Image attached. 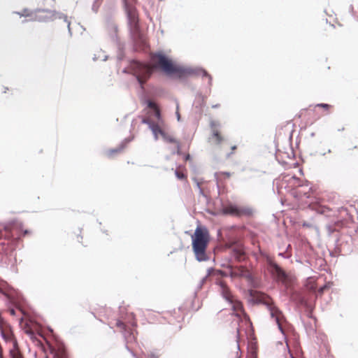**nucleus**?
Returning <instances> with one entry per match:
<instances>
[{
	"label": "nucleus",
	"instance_id": "f257e3e1",
	"mask_svg": "<svg viewBox=\"0 0 358 358\" xmlns=\"http://www.w3.org/2000/svg\"><path fill=\"white\" fill-rule=\"evenodd\" d=\"M154 69H160L166 75L178 78H187L193 74L191 69L185 68L173 62L165 55L161 52L152 54L150 64L133 61L130 64V71L143 87L150 78Z\"/></svg>",
	"mask_w": 358,
	"mask_h": 358
},
{
	"label": "nucleus",
	"instance_id": "f03ea898",
	"mask_svg": "<svg viewBox=\"0 0 358 358\" xmlns=\"http://www.w3.org/2000/svg\"><path fill=\"white\" fill-rule=\"evenodd\" d=\"M225 312L227 311L228 320L232 319V329L235 331L236 335L239 332V323L243 319L247 320L248 316L245 313L242 303L232 295L225 286ZM226 315V313H225Z\"/></svg>",
	"mask_w": 358,
	"mask_h": 358
},
{
	"label": "nucleus",
	"instance_id": "7ed1b4c3",
	"mask_svg": "<svg viewBox=\"0 0 358 358\" xmlns=\"http://www.w3.org/2000/svg\"><path fill=\"white\" fill-rule=\"evenodd\" d=\"M191 238L196 259L199 262L207 260L206 250L210 242V234L207 228L201 225L197 226Z\"/></svg>",
	"mask_w": 358,
	"mask_h": 358
},
{
	"label": "nucleus",
	"instance_id": "20e7f679",
	"mask_svg": "<svg viewBox=\"0 0 358 358\" xmlns=\"http://www.w3.org/2000/svg\"><path fill=\"white\" fill-rule=\"evenodd\" d=\"M116 327L124 334V336L127 342H133L136 340V335L138 334L136 331V320L135 315L131 313L128 315V320L122 322L120 320H117Z\"/></svg>",
	"mask_w": 358,
	"mask_h": 358
},
{
	"label": "nucleus",
	"instance_id": "39448f33",
	"mask_svg": "<svg viewBox=\"0 0 358 358\" xmlns=\"http://www.w3.org/2000/svg\"><path fill=\"white\" fill-rule=\"evenodd\" d=\"M29 234L30 231L24 229L21 223L13 222L0 227V239L16 240Z\"/></svg>",
	"mask_w": 358,
	"mask_h": 358
},
{
	"label": "nucleus",
	"instance_id": "423d86ee",
	"mask_svg": "<svg viewBox=\"0 0 358 358\" xmlns=\"http://www.w3.org/2000/svg\"><path fill=\"white\" fill-rule=\"evenodd\" d=\"M257 302L259 303L264 304L268 308L270 315L272 318H274L276 324H278L280 331L283 333V329L280 323V315L281 314L280 310L273 303L271 298L264 294H259L257 296Z\"/></svg>",
	"mask_w": 358,
	"mask_h": 358
},
{
	"label": "nucleus",
	"instance_id": "0eeeda50",
	"mask_svg": "<svg viewBox=\"0 0 358 358\" xmlns=\"http://www.w3.org/2000/svg\"><path fill=\"white\" fill-rule=\"evenodd\" d=\"M225 215L229 214L233 216L241 217L243 215H250L252 209L248 206H240L236 204L229 203L225 205Z\"/></svg>",
	"mask_w": 358,
	"mask_h": 358
},
{
	"label": "nucleus",
	"instance_id": "6e6552de",
	"mask_svg": "<svg viewBox=\"0 0 358 358\" xmlns=\"http://www.w3.org/2000/svg\"><path fill=\"white\" fill-rule=\"evenodd\" d=\"M126 12L131 29L134 31L137 30L138 27V14L136 8L134 6L126 3Z\"/></svg>",
	"mask_w": 358,
	"mask_h": 358
},
{
	"label": "nucleus",
	"instance_id": "1a4fd4ad",
	"mask_svg": "<svg viewBox=\"0 0 358 358\" xmlns=\"http://www.w3.org/2000/svg\"><path fill=\"white\" fill-rule=\"evenodd\" d=\"M226 252H228L231 255L230 260L236 259L238 261H241L244 259L245 253L242 246L240 244L232 247L228 246L225 242V253Z\"/></svg>",
	"mask_w": 358,
	"mask_h": 358
},
{
	"label": "nucleus",
	"instance_id": "9d476101",
	"mask_svg": "<svg viewBox=\"0 0 358 358\" xmlns=\"http://www.w3.org/2000/svg\"><path fill=\"white\" fill-rule=\"evenodd\" d=\"M228 274H229L231 275V277L237 275V276L245 278L246 279H248L250 281L252 280L251 273L249 272L248 270H247L246 268H245L243 267L238 268L236 270H233L231 267H227V268L225 267V273H224L225 277H227V275Z\"/></svg>",
	"mask_w": 358,
	"mask_h": 358
},
{
	"label": "nucleus",
	"instance_id": "9b49d317",
	"mask_svg": "<svg viewBox=\"0 0 358 358\" xmlns=\"http://www.w3.org/2000/svg\"><path fill=\"white\" fill-rule=\"evenodd\" d=\"M142 122L149 125L153 134L155 135V139L158 138V134L161 136L164 133V130L161 127L159 123H155L150 117H144Z\"/></svg>",
	"mask_w": 358,
	"mask_h": 358
},
{
	"label": "nucleus",
	"instance_id": "f8f14e48",
	"mask_svg": "<svg viewBox=\"0 0 358 358\" xmlns=\"http://www.w3.org/2000/svg\"><path fill=\"white\" fill-rule=\"evenodd\" d=\"M212 135L209 138V142L213 145H219L222 141V138L220 131L218 130L217 125L215 122L210 123Z\"/></svg>",
	"mask_w": 358,
	"mask_h": 358
},
{
	"label": "nucleus",
	"instance_id": "ddd939ff",
	"mask_svg": "<svg viewBox=\"0 0 358 358\" xmlns=\"http://www.w3.org/2000/svg\"><path fill=\"white\" fill-rule=\"evenodd\" d=\"M268 269L271 273L278 280H282L286 277L284 271L274 262H270Z\"/></svg>",
	"mask_w": 358,
	"mask_h": 358
},
{
	"label": "nucleus",
	"instance_id": "4468645a",
	"mask_svg": "<svg viewBox=\"0 0 358 358\" xmlns=\"http://www.w3.org/2000/svg\"><path fill=\"white\" fill-rule=\"evenodd\" d=\"M53 358H69L65 347L59 344L56 348H51Z\"/></svg>",
	"mask_w": 358,
	"mask_h": 358
},
{
	"label": "nucleus",
	"instance_id": "2eb2a0df",
	"mask_svg": "<svg viewBox=\"0 0 358 358\" xmlns=\"http://www.w3.org/2000/svg\"><path fill=\"white\" fill-rule=\"evenodd\" d=\"M148 108L152 110V114L155 117V118L158 120L159 123H163V120L161 117V113L159 107L157 106V103L152 101H148Z\"/></svg>",
	"mask_w": 358,
	"mask_h": 358
},
{
	"label": "nucleus",
	"instance_id": "dca6fc26",
	"mask_svg": "<svg viewBox=\"0 0 358 358\" xmlns=\"http://www.w3.org/2000/svg\"><path fill=\"white\" fill-rule=\"evenodd\" d=\"M123 150H124L123 145H120L115 149H110V150H108L107 156L109 158H112L114 157L115 155L121 153L123 151Z\"/></svg>",
	"mask_w": 358,
	"mask_h": 358
},
{
	"label": "nucleus",
	"instance_id": "f3484780",
	"mask_svg": "<svg viewBox=\"0 0 358 358\" xmlns=\"http://www.w3.org/2000/svg\"><path fill=\"white\" fill-rule=\"evenodd\" d=\"M162 137L164 138V140L168 143H176L178 141H177L173 136L168 134L167 132L164 131V134H162Z\"/></svg>",
	"mask_w": 358,
	"mask_h": 358
},
{
	"label": "nucleus",
	"instance_id": "a211bd4d",
	"mask_svg": "<svg viewBox=\"0 0 358 358\" xmlns=\"http://www.w3.org/2000/svg\"><path fill=\"white\" fill-rule=\"evenodd\" d=\"M10 355L11 358H24L22 354L17 347L10 351Z\"/></svg>",
	"mask_w": 358,
	"mask_h": 358
},
{
	"label": "nucleus",
	"instance_id": "6ab92c4d",
	"mask_svg": "<svg viewBox=\"0 0 358 358\" xmlns=\"http://www.w3.org/2000/svg\"><path fill=\"white\" fill-rule=\"evenodd\" d=\"M82 231L81 229H78L76 230V231L73 232L72 238L73 240H76L78 243H82L83 241V236H82Z\"/></svg>",
	"mask_w": 358,
	"mask_h": 358
},
{
	"label": "nucleus",
	"instance_id": "aec40b11",
	"mask_svg": "<svg viewBox=\"0 0 358 358\" xmlns=\"http://www.w3.org/2000/svg\"><path fill=\"white\" fill-rule=\"evenodd\" d=\"M176 176L177 178L180 180H187V174L183 172L182 170L180 169V168H178L175 171Z\"/></svg>",
	"mask_w": 358,
	"mask_h": 358
},
{
	"label": "nucleus",
	"instance_id": "412c9836",
	"mask_svg": "<svg viewBox=\"0 0 358 358\" xmlns=\"http://www.w3.org/2000/svg\"><path fill=\"white\" fill-rule=\"evenodd\" d=\"M221 275V277H222L224 275V273L220 271H213L211 274H210V277L211 278H213L216 275Z\"/></svg>",
	"mask_w": 358,
	"mask_h": 358
},
{
	"label": "nucleus",
	"instance_id": "4be33fe9",
	"mask_svg": "<svg viewBox=\"0 0 358 358\" xmlns=\"http://www.w3.org/2000/svg\"><path fill=\"white\" fill-rule=\"evenodd\" d=\"M316 107H320V108L327 110L331 107V106L327 103H317L316 105Z\"/></svg>",
	"mask_w": 358,
	"mask_h": 358
},
{
	"label": "nucleus",
	"instance_id": "5701e85b",
	"mask_svg": "<svg viewBox=\"0 0 358 358\" xmlns=\"http://www.w3.org/2000/svg\"><path fill=\"white\" fill-rule=\"evenodd\" d=\"M175 145H176V148H177V154L178 155H181L182 152L180 150V142L178 141L176 143H175Z\"/></svg>",
	"mask_w": 358,
	"mask_h": 358
},
{
	"label": "nucleus",
	"instance_id": "b1692460",
	"mask_svg": "<svg viewBox=\"0 0 358 358\" xmlns=\"http://www.w3.org/2000/svg\"><path fill=\"white\" fill-rule=\"evenodd\" d=\"M219 284H220V287H222V293L223 294V293H224V282H223L222 280H220L219 281Z\"/></svg>",
	"mask_w": 358,
	"mask_h": 358
},
{
	"label": "nucleus",
	"instance_id": "393cba45",
	"mask_svg": "<svg viewBox=\"0 0 358 358\" xmlns=\"http://www.w3.org/2000/svg\"><path fill=\"white\" fill-rule=\"evenodd\" d=\"M9 313L11 315H15V310L14 309H10L9 310Z\"/></svg>",
	"mask_w": 358,
	"mask_h": 358
},
{
	"label": "nucleus",
	"instance_id": "a878e982",
	"mask_svg": "<svg viewBox=\"0 0 358 358\" xmlns=\"http://www.w3.org/2000/svg\"><path fill=\"white\" fill-rule=\"evenodd\" d=\"M190 159V155L189 154H187L185 155V160L187 161Z\"/></svg>",
	"mask_w": 358,
	"mask_h": 358
},
{
	"label": "nucleus",
	"instance_id": "bb28decb",
	"mask_svg": "<svg viewBox=\"0 0 358 358\" xmlns=\"http://www.w3.org/2000/svg\"><path fill=\"white\" fill-rule=\"evenodd\" d=\"M301 187H303V186H306V187H308L309 186V182L308 181H306L304 183L300 185Z\"/></svg>",
	"mask_w": 358,
	"mask_h": 358
},
{
	"label": "nucleus",
	"instance_id": "cd10ccee",
	"mask_svg": "<svg viewBox=\"0 0 358 358\" xmlns=\"http://www.w3.org/2000/svg\"><path fill=\"white\" fill-rule=\"evenodd\" d=\"M229 176H230V173L225 171V178L229 177Z\"/></svg>",
	"mask_w": 358,
	"mask_h": 358
},
{
	"label": "nucleus",
	"instance_id": "c85d7f7f",
	"mask_svg": "<svg viewBox=\"0 0 358 358\" xmlns=\"http://www.w3.org/2000/svg\"><path fill=\"white\" fill-rule=\"evenodd\" d=\"M236 348H237L238 350H239V344H238V340L236 341Z\"/></svg>",
	"mask_w": 358,
	"mask_h": 358
},
{
	"label": "nucleus",
	"instance_id": "c756f323",
	"mask_svg": "<svg viewBox=\"0 0 358 358\" xmlns=\"http://www.w3.org/2000/svg\"><path fill=\"white\" fill-rule=\"evenodd\" d=\"M150 358H157L155 355H150Z\"/></svg>",
	"mask_w": 358,
	"mask_h": 358
},
{
	"label": "nucleus",
	"instance_id": "7c9ffc66",
	"mask_svg": "<svg viewBox=\"0 0 358 358\" xmlns=\"http://www.w3.org/2000/svg\"><path fill=\"white\" fill-rule=\"evenodd\" d=\"M37 12H47L48 13L49 11L48 10H38Z\"/></svg>",
	"mask_w": 358,
	"mask_h": 358
},
{
	"label": "nucleus",
	"instance_id": "2f4dec72",
	"mask_svg": "<svg viewBox=\"0 0 358 358\" xmlns=\"http://www.w3.org/2000/svg\"><path fill=\"white\" fill-rule=\"evenodd\" d=\"M250 296L255 297V294H253V292L252 290L250 291Z\"/></svg>",
	"mask_w": 358,
	"mask_h": 358
},
{
	"label": "nucleus",
	"instance_id": "473e14b6",
	"mask_svg": "<svg viewBox=\"0 0 358 358\" xmlns=\"http://www.w3.org/2000/svg\"><path fill=\"white\" fill-rule=\"evenodd\" d=\"M236 145H233V146H231V150H236Z\"/></svg>",
	"mask_w": 358,
	"mask_h": 358
},
{
	"label": "nucleus",
	"instance_id": "72a5a7b5",
	"mask_svg": "<svg viewBox=\"0 0 358 358\" xmlns=\"http://www.w3.org/2000/svg\"><path fill=\"white\" fill-rule=\"evenodd\" d=\"M304 195H305L307 198H309V195H308V193H307V192H304Z\"/></svg>",
	"mask_w": 358,
	"mask_h": 358
},
{
	"label": "nucleus",
	"instance_id": "f704fd0d",
	"mask_svg": "<svg viewBox=\"0 0 358 358\" xmlns=\"http://www.w3.org/2000/svg\"><path fill=\"white\" fill-rule=\"evenodd\" d=\"M330 152H331V149H329V150H327V153H330Z\"/></svg>",
	"mask_w": 358,
	"mask_h": 358
},
{
	"label": "nucleus",
	"instance_id": "c9c22d12",
	"mask_svg": "<svg viewBox=\"0 0 358 358\" xmlns=\"http://www.w3.org/2000/svg\"><path fill=\"white\" fill-rule=\"evenodd\" d=\"M231 153L227 154V157H229L231 155Z\"/></svg>",
	"mask_w": 358,
	"mask_h": 358
},
{
	"label": "nucleus",
	"instance_id": "e433bc0d",
	"mask_svg": "<svg viewBox=\"0 0 358 358\" xmlns=\"http://www.w3.org/2000/svg\"><path fill=\"white\" fill-rule=\"evenodd\" d=\"M322 156H325V155H326V153H325V152H324V153H322Z\"/></svg>",
	"mask_w": 358,
	"mask_h": 358
},
{
	"label": "nucleus",
	"instance_id": "4c0bfd02",
	"mask_svg": "<svg viewBox=\"0 0 358 358\" xmlns=\"http://www.w3.org/2000/svg\"><path fill=\"white\" fill-rule=\"evenodd\" d=\"M134 1H136V0H134Z\"/></svg>",
	"mask_w": 358,
	"mask_h": 358
},
{
	"label": "nucleus",
	"instance_id": "58836bf2",
	"mask_svg": "<svg viewBox=\"0 0 358 358\" xmlns=\"http://www.w3.org/2000/svg\"><path fill=\"white\" fill-rule=\"evenodd\" d=\"M255 358H257V357H255Z\"/></svg>",
	"mask_w": 358,
	"mask_h": 358
}]
</instances>
